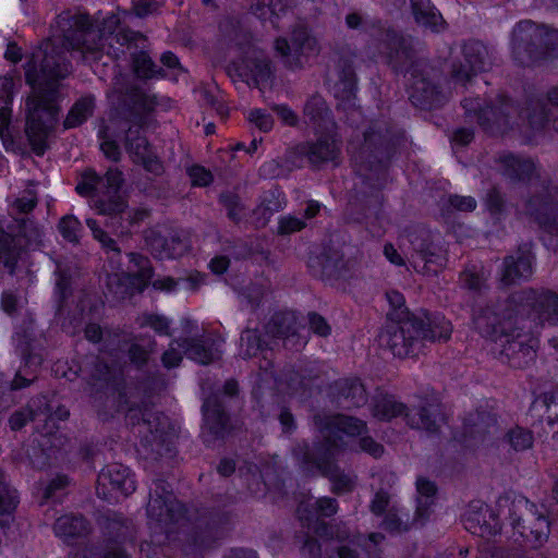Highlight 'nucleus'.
<instances>
[{
	"instance_id": "2eb2a0df",
	"label": "nucleus",
	"mask_w": 558,
	"mask_h": 558,
	"mask_svg": "<svg viewBox=\"0 0 558 558\" xmlns=\"http://www.w3.org/2000/svg\"><path fill=\"white\" fill-rule=\"evenodd\" d=\"M112 405L117 412H125L128 422L137 428V434L142 437V444L145 447L159 446L165 439L166 417L146 405H134L130 402L125 392L119 391L112 396Z\"/></svg>"
},
{
	"instance_id": "8fccbe9b",
	"label": "nucleus",
	"mask_w": 558,
	"mask_h": 558,
	"mask_svg": "<svg viewBox=\"0 0 558 558\" xmlns=\"http://www.w3.org/2000/svg\"><path fill=\"white\" fill-rule=\"evenodd\" d=\"M37 202L36 184L34 182H29L27 187L13 201L12 209L19 214H28L36 207Z\"/></svg>"
},
{
	"instance_id": "49530a36",
	"label": "nucleus",
	"mask_w": 558,
	"mask_h": 558,
	"mask_svg": "<svg viewBox=\"0 0 558 558\" xmlns=\"http://www.w3.org/2000/svg\"><path fill=\"white\" fill-rule=\"evenodd\" d=\"M289 7L288 0H252L251 8L259 19L278 17Z\"/></svg>"
},
{
	"instance_id": "052dcab7",
	"label": "nucleus",
	"mask_w": 558,
	"mask_h": 558,
	"mask_svg": "<svg viewBox=\"0 0 558 558\" xmlns=\"http://www.w3.org/2000/svg\"><path fill=\"white\" fill-rule=\"evenodd\" d=\"M114 377V371L109 367L102 360L98 362L96 365V374L93 375V378L95 383L88 384L86 390L93 396V387L97 385V381H99V386L102 388H106V390L109 389V383ZM107 395V391H105Z\"/></svg>"
},
{
	"instance_id": "4be33fe9",
	"label": "nucleus",
	"mask_w": 558,
	"mask_h": 558,
	"mask_svg": "<svg viewBox=\"0 0 558 558\" xmlns=\"http://www.w3.org/2000/svg\"><path fill=\"white\" fill-rule=\"evenodd\" d=\"M463 61L452 63L451 77L456 83L464 84L473 75L485 71L490 65L486 46L477 40H470L461 48Z\"/></svg>"
},
{
	"instance_id": "3c124183",
	"label": "nucleus",
	"mask_w": 558,
	"mask_h": 558,
	"mask_svg": "<svg viewBox=\"0 0 558 558\" xmlns=\"http://www.w3.org/2000/svg\"><path fill=\"white\" fill-rule=\"evenodd\" d=\"M19 504L16 490L11 487L0 472V517L11 515Z\"/></svg>"
},
{
	"instance_id": "1a4fd4ad",
	"label": "nucleus",
	"mask_w": 558,
	"mask_h": 558,
	"mask_svg": "<svg viewBox=\"0 0 558 558\" xmlns=\"http://www.w3.org/2000/svg\"><path fill=\"white\" fill-rule=\"evenodd\" d=\"M98 137L101 141L100 149L108 159L112 161L120 160L121 150L117 138H122L124 148L133 162L142 165L145 170L154 174L161 172L162 165L149 145L141 125L131 124L129 120L111 121L98 131Z\"/></svg>"
},
{
	"instance_id": "0e129e2a",
	"label": "nucleus",
	"mask_w": 558,
	"mask_h": 558,
	"mask_svg": "<svg viewBox=\"0 0 558 558\" xmlns=\"http://www.w3.org/2000/svg\"><path fill=\"white\" fill-rule=\"evenodd\" d=\"M248 121L262 132H269L274 125L272 117L260 109L252 110L248 114Z\"/></svg>"
},
{
	"instance_id": "39448f33",
	"label": "nucleus",
	"mask_w": 558,
	"mask_h": 558,
	"mask_svg": "<svg viewBox=\"0 0 558 558\" xmlns=\"http://www.w3.org/2000/svg\"><path fill=\"white\" fill-rule=\"evenodd\" d=\"M379 40L383 52L397 70H405L409 77V99L422 109H433L441 106L446 97L435 84L434 69L423 60L417 59L420 43L411 36H399L395 31L385 28L378 23Z\"/></svg>"
},
{
	"instance_id": "de8ad7c7",
	"label": "nucleus",
	"mask_w": 558,
	"mask_h": 558,
	"mask_svg": "<svg viewBox=\"0 0 558 558\" xmlns=\"http://www.w3.org/2000/svg\"><path fill=\"white\" fill-rule=\"evenodd\" d=\"M486 279L483 266L475 264L469 265L460 275L462 287L473 291H481Z\"/></svg>"
},
{
	"instance_id": "473e14b6",
	"label": "nucleus",
	"mask_w": 558,
	"mask_h": 558,
	"mask_svg": "<svg viewBox=\"0 0 558 558\" xmlns=\"http://www.w3.org/2000/svg\"><path fill=\"white\" fill-rule=\"evenodd\" d=\"M303 114L305 122L313 128L314 132L336 129L331 112L319 95H313L306 100Z\"/></svg>"
},
{
	"instance_id": "f03ea898",
	"label": "nucleus",
	"mask_w": 558,
	"mask_h": 558,
	"mask_svg": "<svg viewBox=\"0 0 558 558\" xmlns=\"http://www.w3.org/2000/svg\"><path fill=\"white\" fill-rule=\"evenodd\" d=\"M69 72L70 63L65 56L50 41L34 52L25 65L26 82L34 89V96L26 102L28 114L25 132L34 153L38 156L46 151L49 130L57 114L51 95H41L40 87L47 85L52 89L53 83L65 77Z\"/></svg>"
},
{
	"instance_id": "774afa93",
	"label": "nucleus",
	"mask_w": 558,
	"mask_h": 558,
	"mask_svg": "<svg viewBox=\"0 0 558 558\" xmlns=\"http://www.w3.org/2000/svg\"><path fill=\"white\" fill-rule=\"evenodd\" d=\"M220 202L228 210V216L233 221H238L241 218V205L240 199L236 195L231 193L221 194Z\"/></svg>"
},
{
	"instance_id": "f704fd0d",
	"label": "nucleus",
	"mask_w": 558,
	"mask_h": 558,
	"mask_svg": "<svg viewBox=\"0 0 558 558\" xmlns=\"http://www.w3.org/2000/svg\"><path fill=\"white\" fill-rule=\"evenodd\" d=\"M497 162L502 175L511 181H530L536 172L535 163L531 159L511 153L499 155Z\"/></svg>"
},
{
	"instance_id": "5701e85b",
	"label": "nucleus",
	"mask_w": 558,
	"mask_h": 558,
	"mask_svg": "<svg viewBox=\"0 0 558 558\" xmlns=\"http://www.w3.org/2000/svg\"><path fill=\"white\" fill-rule=\"evenodd\" d=\"M413 253L411 255V263L416 268L423 263V268L434 265L441 268L446 265V252L437 244L434 243L432 233L423 228H415L407 234Z\"/></svg>"
},
{
	"instance_id": "c03bdc74",
	"label": "nucleus",
	"mask_w": 558,
	"mask_h": 558,
	"mask_svg": "<svg viewBox=\"0 0 558 558\" xmlns=\"http://www.w3.org/2000/svg\"><path fill=\"white\" fill-rule=\"evenodd\" d=\"M95 98L93 96H84L80 98L69 111L64 128L72 129L84 123L94 112Z\"/></svg>"
},
{
	"instance_id": "6e6d98bb",
	"label": "nucleus",
	"mask_w": 558,
	"mask_h": 558,
	"mask_svg": "<svg viewBox=\"0 0 558 558\" xmlns=\"http://www.w3.org/2000/svg\"><path fill=\"white\" fill-rule=\"evenodd\" d=\"M56 287H54V298L58 303V312H61L62 304L65 300L71 295V277L70 275L62 270L59 266L56 270Z\"/></svg>"
},
{
	"instance_id": "9d476101",
	"label": "nucleus",
	"mask_w": 558,
	"mask_h": 558,
	"mask_svg": "<svg viewBox=\"0 0 558 558\" xmlns=\"http://www.w3.org/2000/svg\"><path fill=\"white\" fill-rule=\"evenodd\" d=\"M345 452L343 441L331 444L323 449H312L306 441L299 442L293 449V457L300 470L305 475L322 474L329 478L331 490L345 494L354 489L356 475L351 471L341 470L336 459Z\"/></svg>"
},
{
	"instance_id": "4c0bfd02",
	"label": "nucleus",
	"mask_w": 558,
	"mask_h": 558,
	"mask_svg": "<svg viewBox=\"0 0 558 558\" xmlns=\"http://www.w3.org/2000/svg\"><path fill=\"white\" fill-rule=\"evenodd\" d=\"M53 531L64 543L82 537L88 533V523L78 514H64L57 519Z\"/></svg>"
},
{
	"instance_id": "6e6552de",
	"label": "nucleus",
	"mask_w": 558,
	"mask_h": 558,
	"mask_svg": "<svg viewBox=\"0 0 558 558\" xmlns=\"http://www.w3.org/2000/svg\"><path fill=\"white\" fill-rule=\"evenodd\" d=\"M497 511L509 520L514 543L538 548L548 541L550 534L548 518L525 497L505 494L497 500Z\"/></svg>"
},
{
	"instance_id": "7ed1b4c3",
	"label": "nucleus",
	"mask_w": 558,
	"mask_h": 558,
	"mask_svg": "<svg viewBox=\"0 0 558 558\" xmlns=\"http://www.w3.org/2000/svg\"><path fill=\"white\" fill-rule=\"evenodd\" d=\"M465 116L492 133H506L513 128L527 140L541 132L554 118V128L558 131V87L547 93V99L532 97L525 101L524 107L518 108L512 101L499 96L492 105L483 106L480 98H465L462 101Z\"/></svg>"
},
{
	"instance_id": "e2e57ef3",
	"label": "nucleus",
	"mask_w": 558,
	"mask_h": 558,
	"mask_svg": "<svg viewBox=\"0 0 558 558\" xmlns=\"http://www.w3.org/2000/svg\"><path fill=\"white\" fill-rule=\"evenodd\" d=\"M305 221L292 215L282 216L278 222V232L282 235H289L302 230Z\"/></svg>"
},
{
	"instance_id": "603ef678",
	"label": "nucleus",
	"mask_w": 558,
	"mask_h": 558,
	"mask_svg": "<svg viewBox=\"0 0 558 558\" xmlns=\"http://www.w3.org/2000/svg\"><path fill=\"white\" fill-rule=\"evenodd\" d=\"M58 230L64 240L70 243L77 244L80 242L83 227L75 216L66 215L60 219Z\"/></svg>"
},
{
	"instance_id": "20e7f679",
	"label": "nucleus",
	"mask_w": 558,
	"mask_h": 558,
	"mask_svg": "<svg viewBox=\"0 0 558 558\" xmlns=\"http://www.w3.org/2000/svg\"><path fill=\"white\" fill-rule=\"evenodd\" d=\"M130 16L128 11L111 13L94 24L88 15L64 14L58 16L57 28L66 50L80 51L85 58L90 54L93 59H97L100 52L118 57L120 47L134 41L137 36L123 26Z\"/></svg>"
},
{
	"instance_id": "58836bf2",
	"label": "nucleus",
	"mask_w": 558,
	"mask_h": 558,
	"mask_svg": "<svg viewBox=\"0 0 558 558\" xmlns=\"http://www.w3.org/2000/svg\"><path fill=\"white\" fill-rule=\"evenodd\" d=\"M243 64L257 84L268 81L272 75L270 59L255 47H250L245 52Z\"/></svg>"
},
{
	"instance_id": "09e8293b",
	"label": "nucleus",
	"mask_w": 558,
	"mask_h": 558,
	"mask_svg": "<svg viewBox=\"0 0 558 558\" xmlns=\"http://www.w3.org/2000/svg\"><path fill=\"white\" fill-rule=\"evenodd\" d=\"M264 342L257 330L247 329L242 332L240 338V355L243 359L255 356L263 349Z\"/></svg>"
},
{
	"instance_id": "6ab92c4d",
	"label": "nucleus",
	"mask_w": 558,
	"mask_h": 558,
	"mask_svg": "<svg viewBox=\"0 0 558 558\" xmlns=\"http://www.w3.org/2000/svg\"><path fill=\"white\" fill-rule=\"evenodd\" d=\"M314 423L323 440L311 446L312 449L324 450L326 447L331 446V444L343 441L347 451L349 450V442L344 440L342 434L348 437H356L367 430V425L364 421L343 414H317L314 417ZM350 450L354 449L350 448Z\"/></svg>"
},
{
	"instance_id": "f3484780",
	"label": "nucleus",
	"mask_w": 558,
	"mask_h": 558,
	"mask_svg": "<svg viewBox=\"0 0 558 558\" xmlns=\"http://www.w3.org/2000/svg\"><path fill=\"white\" fill-rule=\"evenodd\" d=\"M310 504L302 502L298 508L299 518L302 526L306 529L302 551L310 557L320 555L322 546L316 537L325 538L332 536L331 527L319 519L320 517H331L338 511V502L331 497H322L315 500L314 512L308 510Z\"/></svg>"
},
{
	"instance_id": "c756f323",
	"label": "nucleus",
	"mask_w": 558,
	"mask_h": 558,
	"mask_svg": "<svg viewBox=\"0 0 558 558\" xmlns=\"http://www.w3.org/2000/svg\"><path fill=\"white\" fill-rule=\"evenodd\" d=\"M145 242L150 253L158 259L178 258L187 250L186 243L175 234L165 235L155 229L146 232Z\"/></svg>"
},
{
	"instance_id": "c9c22d12",
	"label": "nucleus",
	"mask_w": 558,
	"mask_h": 558,
	"mask_svg": "<svg viewBox=\"0 0 558 558\" xmlns=\"http://www.w3.org/2000/svg\"><path fill=\"white\" fill-rule=\"evenodd\" d=\"M415 22L435 33L446 28V22L430 0H410Z\"/></svg>"
},
{
	"instance_id": "7c9ffc66",
	"label": "nucleus",
	"mask_w": 558,
	"mask_h": 558,
	"mask_svg": "<svg viewBox=\"0 0 558 558\" xmlns=\"http://www.w3.org/2000/svg\"><path fill=\"white\" fill-rule=\"evenodd\" d=\"M533 274V256L530 252H518L504 259L500 281L510 286L527 280Z\"/></svg>"
},
{
	"instance_id": "79ce46f5",
	"label": "nucleus",
	"mask_w": 558,
	"mask_h": 558,
	"mask_svg": "<svg viewBox=\"0 0 558 558\" xmlns=\"http://www.w3.org/2000/svg\"><path fill=\"white\" fill-rule=\"evenodd\" d=\"M416 511H415V521L424 522L430 512V507L434 504L436 486L433 482L418 477L416 480Z\"/></svg>"
},
{
	"instance_id": "13d9d810",
	"label": "nucleus",
	"mask_w": 558,
	"mask_h": 558,
	"mask_svg": "<svg viewBox=\"0 0 558 558\" xmlns=\"http://www.w3.org/2000/svg\"><path fill=\"white\" fill-rule=\"evenodd\" d=\"M130 263L133 264L135 276L140 280L143 287H146L153 277V268L147 257L137 254H129Z\"/></svg>"
},
{
	"instance_id": "864d4df0",
	"label": "nucleus",
	"mask_w": 558,
	"mask_h": 558,
	"mask_svg": "<svg viewBox=\"0 0 558 558\" xmlns=\"http://www.w3.org/2000/svg\"><path fill=\"white\" fill-rule=\"evenodd\" d=\"M280 195L281 193L278 190L268 191L263 194L262 202L256 208V213L260 214L264 218L263 223H266L274 213L282 208Z\"/></svg>"
},
{
	"instance_id": "a211bd4d",
	"label": "nucleus",
	"mask_w": 558,
	"mask_h": 558,
	"mask_svg": "<svg viewBox=\"0 0 558 558\" xmlns=\"http://www.w3.org/2000/svg\"><path fill=\"white\" fill-rule=\"evenodd\" d=\"M43 236V228L34 220L15 219L7 229L0 221V253L4 255V264L14 263L22 250L39 246Z\"/></svg>"
},
{
	"instance_id": "a19ab883",
	"label": "nucleus",
	"mask_w": 558,
	"mask_h": 558,
	"mask_svg": "<svg viewBox=\"0 0 558 558\" xmlns=\"http://www.w3.org/2000/svg\"><path fill=\"white\" fill-rule=\"evenodd\" d=\"M41 405H47V398L39 396L32 399L26 409L16 411L10 417V426L12 429H21L28 421H34L39 429V423H41V415H46V412H39Z\"/></svg>"
},
{
	"instance_id": "f257e3e1",
	"label": "nucleus",
	"mask_w": 558,
	"mask_h": 558,
	"mask_svg": "<svg viewBox=\"0 0 558 558\" xmlns=\"http://www.w3.org/2000/svg\"><path fill=\"white\" fill-rule=\"evenodd\" d=\"M480 335L500 347L510 366L523 368L535 360L537 340L531 332L558 325V293L548 289H524L504 301L488 303L473 316Z\"/></svg>"
},
{
	"instance_id": "aec40b11",
	"label": "nucleus",
	"mask_w": 558,
	"mask_h": 558,
	"mask_svg": "<svg viewBox=\"0 0 558 558\" xmlns=\"http://www.w3.org/2000/svg\"><path fill=\"white\" fill-rule=\"evenodd\" d=\"M274 48L284 66L291 70L301 69L303 57L319 51L317 39L302 25L293 29L290 41L284 37L277 38Z\"/></svg>"
},
{
	"instance_id": "ea45409f",
	"label": "nucleus",
	"mask_w": 558,
	"mask_h": 558,
	"mask_svg": "<svg viewBox=\"0 0 558 558\" xmlns=\"http://www.w3.org/2000/svg\"><path fill=\"white\" fill-rule=\"evenodd\" d=\"M222 533L209 524L204 530L196 531L184 546L185 558H202L203 551L210 547Z\"/></svg>"
},
{
	"instance_id": "0eeeda50",
	"label": "nucleus",
	"mask_w": 558,
	"mask_h": 558,
	"mask_svg": "<svg viewBox=\"0 0 558 558\" xmlns=\"http://www.w3.org/2000/svg\"><path fill=\"white\" fill-rule=\"evenodd\" d=\"M388 316L390 320L380 331L378 341L398 357L416 355L426 342L447 340L452 331L450 322L440 315H412L399 319H395L393 314Z\"/></svg>"
},
{
	"instance_id": "4d7b16f0",
	"label": "nucleus",
	"mask_w": 558,
	"mask_h": 558,
	"mask_svg": "<svg viewBox=\"0 0 558 558\" xmlns=\"http://www.w3.org/2000/svg\"><path fill=\"white\" fill-rule=\"evenodd\" d=\"M392 504H397L392 494L385 486H380L371 500L369 510L373 514L380 517L389 510Z\"/></svg>"
},
{
	"instance_id": "cd10ccee",
	"label": "nucleus",
	"mask_w": 558,
	"mask_h": 558,
	"mask_svg": "<svg viewBox=\"0 0 558 558\" xmlns=\"http://www.w3.org/2000/svg\"><path fill=\"white\" fill-rule=\"evenodd\" d=\"M318 138L298 146V153L305 156L314 166L335 162L340 155V143L336 137V129L315 132Z\"/></svg>"
},
{
	"instance_id": "b1692460",
	"label": "nucleus",
	"mask_w": 558,
	"mask_h": 558,
	"mask_svg": "<svg viewBox=\"0 0 558 558\" xmlns=\"http://www.w3.org/2000/svg\"><path fill=\"white\" fill-rule=\"evenodd\" d=\"M39 412H46V415H41V423H44V426L39 430L41 439L38 440V444L41 447L43 452L46 454V460H49L52 454L61 449L65 441V438L54 430L58 429L56 422L66 420L70 413L64 407H59L54 412H52L48 402L47 405H41L39 408ZM33 464L36 468H44L48 464V461H33Z\"/></svg>"
},
{
	"instance_id": "338daca9",
	"label": "nucleus",
	"mask_w": 558,
	"mask_h": 558,
	"mask_svg": "<svg viewBox=\"0 0 558 558\" xmlns=\"http://www.w3.org/2000/svg\"><path fill=\"white\" fill-rule=\"evenodd\" d=\"M386 298L389 302V304L392 306L393 311L389 314H393L395 319L404 318L407 316H411L405 308H403L404 305V296L396 291L391 290L386 293Z\"/></svg>"
},
{
	"instance_id": "680f3d73",
	"label": "nucleus",
	"mask_w": 558,
	"mask_h": 558,
	"mask_svg": "<svg viewBox=\"0 0 558 558\" xmlns=\"http://www.w3.org/2000/svg\"><path fill=\"white\" fill-rule=\"evenodd\" d=\"M141 326H148L160 336H170V322L165 316L153 314L144 315Z\"/></svg>"
},
{
	"instance_id": "393cba45",
	"label": "nucleus",
	"mask_w": 558,
	"mask_h": 558,
	"mask_svg": "<svg viewBox=\"0 0 558 558\" xmlns=\"http://www.w3.org/2000/svg\"><path fill=\"white\" fill-rule=\"evenodd\" d=\"M304 330L296 313L288 311L276 313L266 325V333L274 339H281L287 348L300 350L307 343Z\"/></svg>"
},
{
	"instance_id": "e433bc0d",
	"label": "nucleus",
	"mask_w": 558,
	"mask_h": 558,
	"mask_svg": "<svg viewBox=\"0 0 558 558\" xmlns=\"http://www.w3.org/2000/svg\"><path fill=\"white\" fill-rule=\"evenodd\" d=\"M336 387L339 391L337 402L343 409L360 408L367 401L365 388L359 379H341Z\"/></svg>"
},
{
	"instance_id": "423d86ee",
	"label": "nucleus",
	"mask_w": 558,
	"mask_h": 558,
	"mask_svg": "<svg viewBox=\"0 0 558 558\" xmlns=\"http://www.w3.org/2000/svg\"><path fill=\"white\" fill-rule=\"evenodd\" d=\"M122 182V172L118 169H109L105 177L88 169L82 173L75 190L81 196L90 197V207L97 214L109 217L108 226L124 235L138 227L147 218L148 211L142 208L128 209L125 199L120 195Z\"/></svg>"
},
{
	"instance_id": "f8f14e48",
	"label": "nucleus",
	"mask_w": 558,
	"mask_h": 558,
	"mask_svg": "<svg viewBox=\"0 0 558 558\" xmlns=\"http://www.w3.org/2000/svg\"><path fill=\"white\" fill-rule=\"evenodd\" d=\"M513 58L522 65H532L558 56V29L537 25L530 20L519 22L512 32Z\"/></svg>"
},
{
	"instance_id": "412c9836",
	"label": "nucleus",
	"mask_w": 558,
	"mask_h": 558,
	"mask_svg": "<svg viewBox=\"0 0 558 558\" xmlns=\"http://www.w3.org/2000/svg\"><path fill=\"white\" fill-rule=\"evenodd\" d=\"M135 489L134 474L121 463L108 464L98 474L96 493L99 498L106 501H117L119 497H126L133 494Z\"/></svg>"
},
{
	"instance_id": "bf43d9fd",
	"label": "nucleus",
	"mask_w": 558,
	"mask_h": 558,
	"mask_svg": "<svg viewBox=\"0 0 558 558\" xmlns=\"http://www.w3.org/2000/svg\"><path fill=\"white\" fill-rule=\"evenodd\" d=\"M86 226L92 231L94 239L101 244L102 248H105L108 253L112 252L116 255H120L121 251L117 245V242L98 226L95 219H86Z\"/></svg>"
},
{
	"instance_id": "5fc2aeb1",
	"label": "nucleus",
	"mask_w": 558,
	"mask_h": 558,
	"mask_svg": "<svg viewBox=\"0 0 558 558\" xmlns=\"http://www.w3.org/2000/svg\"><path fill=\"white\" fill-rule=\"evenodd\" d=\"M133 64L137 76L143 78H151L161 73L160 68L155 64L151 58L144 51L134 57Z\"/></svg>"
},
{
	"instance_id": "ddd939ff",
	"label": "nucleus",
	"mask_w": 558,
	"mask_h": 558,
	"mask_svg": "<svg viewBox=\"0 0 558 558\" xmlns=\"http://www.w3.org/2000/svg\"><path fill=\"white\" fill-rule=\"evenodd\" d=\"M373 416L380 421H390L404 415L407 424L427 433H436L444 423L441 407L435 401H423L418 407L407 411V407L392 395H377L372 403Z\"/></svg>"
},
{
	"instance_id": "a18cd8bd",
	"label": "nucleus",
	"mask_w": 558,
	"mask_h": 558,
	"mask_svg": "<svg viewBox=\"0 0 558 558\" xmlns=\"http://www.w3.org/2000/svg\"><path fill=\"white\" fill-rule=\"evenodd\" d=\"M416 522H410L409 513L404 512L397 504H392L383 520V527L390 532H405ZM422 523L421 521H417Z\"/></svg>"
},
{
	"instance_id": "4468645a",
	"label": "nucleus",
	"mask_w": 558,
	"mask_h": 558,
	"mask_svg": "<svg viewBox=\"0 0 558 558\" xmlns=\"http://www.w3.org/2000/svg\"><path fill=\"white\" fill-rule=\"evenodd\" d=\"M536 195L525 202L524 214L534 220L545 231V245L558 252V185L542 184L535 187Z\"/></svg>"
},
{
	"instance_id": "72a5a7b5",
	"label": "nucleus",
	"mask_w": 558,
	"mask_h": 558,
	"mask_svg": "<svg viewBox=\"0 0 558 558\" xmlns=\"http://www.w3.org/2000/svg\"><path fill=\"white\" fill-rule=\"evenodd\" d=\"M205 426L217 438L228 433L229 417L225 412V405L218 393L206 398L203 403Z\"/></svg>"
},
{
	"instance_id": "9b49d317",
	"label": "nucleus",
	"mask_w": 558,
	"mask_h": 558,
	"mask_svg": "<svg viewBox=\"0 0 558 558\" xmlns=\"http://www.w3.org/2000/svg\"><path fill=\"white\" fill-rule=\"evenodd\" d=\"M399 135L393 134L384 122H376L364 133L361 146L350 144L352 160L356 173L365 181L377 179L385 170L386 161L391 157Z\"/></svg>"
},
{
	"instance_id": "37998d69",
	"label": "nucleus",
	"mask_w": 558,
	"mask_h": 558,
	"mask_svg": "<svg viewBox=\"0 0 558 558\" xmlns=\"http://www.w3.org/2000/svg\"><path fill=\"white\" fill-rule=\"evenodd\" d=\"M534 442L533 433L524 427L514 426L509 428L499 440V447L515 452H522L532 448Z\"/></svg>"
},
{
	"instance_id": "c85d7f7f",
	"label": "nucleus",
	"mask_w": 558,
	"mask_h": 558,
	"mask_svg": "<svg viewBox=\"0 0 558 558\" xmlns=\"http://www.w3.org/2000/svg\"><path fill=\"white\" fill-rule=\"evenodd\" d=\"M498 423L495 415L486 412L470 414L463 426L461 441L466 447L488 444L498 433Z\"/></svg>"
},
{
	"instance_id": "a878e982",
	"label": "nucleus",
	"mask_w": 558,
	"mask_h": 558,
	"mask_svg": "<svg viewBox=\"0 0 558 558\" xmlns=\"http://www.w3.org/2000/svg\"><path fill=\"white\" fill-rule=\"evenodd\" d=\"M329 80L332 82V92L336 98L341 102L343 109L355 107L356 77L353 68V54L339 58L335 70L330 73Z\"/></svg>"
},
{
	"instance_id": "69168bd1",
	"label": "nucleus",
	"mask_w": 558,
	"mask_h": 558,
	"mask_svg": "<svg viewBox=\"0 0 558 558\" xmlns=\"http://www.w3.org/2000/svg\"><path fill=\"white\" fill-rule=\"evenodd\" d=\"M69 484V478L65 475H58L45 487L43 498L45 501L59 499V492L64 489Z\"/></svg>"
},
{
	"instance_id": "dca6fc26",
	"label": "nucleus",
	"mask_w": 558,
	"mask_h": 558,
	"mask_svg": "<svg viewBox=\"0 0 558 558\" xmlns=\"http://www.w3.org/2000/svg\"><path fill=\"white\" fill-rule=\"evenodd\" d=\"M147 515L167 535V538H170L174 532L172 525L180 527L184 525L185 508L174 498L167 482L156 480L150 486Z\"/></svg>"
},
{
	"instance_id": "bb28decb",
	"label": "nucleus",
	"mask_w": 558,
	"mask_h": 558,
	"mask_svg": "<svg viewBox=\"0 0 558 558\" xmlns=\"http://www.w3.org/2000/svg\"><path fill=\"white\" fill-rule=\"evenodd\" d=\"M499 515V512L495 513L483 501L474 500L469 504L464 513V526L474 535L492 537L501 531Z\"/></svg>"
},
{
	"instance_id": "2f4dec72",
	"label": "nucleus",
	"mask_w": 558,
	"mask_h": 558,
	"mask_svg": "<svg viewBox=\"0 0 558 558\" xmlns=\"http://www.w3.org/2000/svg\"><path fill=\"white\" fill-rule=\"evenodd\" d=\"M185 354L189 359L199 363L209 364L221 355L222 340L213 336H202L185 341Z\"/></svg>"
}]
</instances>
